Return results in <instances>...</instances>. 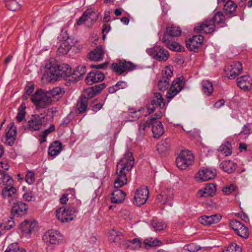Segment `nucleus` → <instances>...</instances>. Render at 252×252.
Here are the masks:
<instances>
[{"label":"nucleus","instance_id":"31","mask_svg":"<svg viewBox=\"0 0 252 252\" xmlns=\"http://www.w3.org/2000/svg\"><path fill=\"white\" fill-rule=\"evenodd\" d=\"M13 184V180L6 172L0 170V185L7 186Z\"/></svg>","mask_w":252,"mask_h":252},{"label":"nucleus","instance_id":"32","mask_svg":"<svg viewBox=\"0 0 252 252\" xmlns=\"http://www.w3.org/2000/svg\"><path fill=\"white\" fill-rule=\"evenodd\" d=\"M86 68L85 65L79 66L76 69L72 72L71 80L80 79L86 73Z\"/></svg>","mask_w":252,"mask_h":252},{"label":"nucleus","instance_id":"8","mask_svg":"<svg viewBox=\"0 0 252 252\" xmlns=\"http://www.w3.org/2000/svg\"><path fill=\"white\" fill-rule=\"evenodd\" d=\"M216 175L215 169L202 167L198 171L194 178L198 182L206 181L214 178Z\"/></svg>","mask_w":252,"mask_h":252},{"label":"nucleus","instance_id":"41","mask_svg":"<svg viewBox=\"0 0 252 252\" xmlns=\"http://www.w3.org/2000/svg\"><path fill=\"white\" fill-rule=\"evenodd\" d=\"M168 47V48L173 51L182 52L184 50V47L179 43L173 42H171L170 40L168 42H163Z\"/></svg>","mask_w":252,"mask_h":252},{"label":"nucleus","instance_id":"58","mask_svg":"<svg viewBox=\"0 0 252 252\" xmlns=\"http://www.w3.org/2000/svg\"><path fill=\"white\" fill-rule=\"evenodd\" d=\"M26 182L29 184H32L34 181V173L32 171H29L26 176Z\"/></svg>","mask_w":252,"mask_h":252},{"label":"nucleus","instance_id":"34","mask_svg":"<svg viewBox=\"0 0 252 252\" xmlns=\"http://www.w3.org/2000/svg\"><path fill=\"white\" fill-rule=\"evenodd\" d=\"M202 90L204 93L209 96L211 95L214 90L213 84L208 80L203 81L202 83Z\"/></svg>","mask_w":252,"mask_h":252},{"label":"nucleus","instance_id":"60","mask_svg":"<svg viewBox=\"0 0 252 252\" xmlns=\"http://www.w3.org/2000/svg\"><path fill=\"white\" fill-rule=\"evenodd\" d=\"M163 71L164 74L162 77H167L169 79H170L173 75V72L171 68L169 66H166Z\"/></svg>","mask_w":252,"mask_h":252},{"label":"nucleus","instance_id":"14","mask_svg":"<svg viewBox=\"0 0 252 252\" xmlns=\"http://www.w3.org/2000/svg\"><path fill=\"white\" fill-rule=\"evenodd\" d=\"M173 198V190L171 189H167L159 194L156 198L158 203L161 204H168L172 205L171 201Z\"/></svg>","mask_w":252,"mask_h":252},{"label":"nucleus","instance_id":"46","mask_svg":"<svg viewBox=\"0 0 252 252\" xmlns=\"http://www.w3.org/2000/svg\"><path fill=\"white\" fill-rule=\"evenodd\" d=\"M211 20L213 21V23H214L215 25L216 24H220L224 22V16L223 13L221 12L216 13Z\"/></svg>","mask_w":252,"mask_h":252},{"label":"nucleus","instance_id":"16","mask_svg":"<svg viewBox=\"0 0 252 252\" xmlns=\"http://www.w3.org/2000/svg\"><path fill=\"white\" fill-rule=\"evenodd\" d=\"M17 135L16 127L13 123H10L7 126L5 133V141L4 143L9 146L14 144Z\"/></svg>","mask_w":252,"mask_h":252},{"label":"nucleus","instance_id":"30","mask_svg":"<svg viewBox=\"0 0 252 252\" xmlns=\"http://www.w3.org/2000/svg\"><path fill=\"white\" fill-rule=\"evenodd\" d=\"M201 196L207 197L214 195L216 192V186L214 184H207L203 190H201Z\"/></svg>","mask_w":252,"mask_h":252},{"label":"nucleus","instance_id":"18","mask_svg":"<svg viewBox=\"0 0 252 252\" xmlns=\"http://www.w3.org/2000/svg\"><path fill=\"white\" fill-rule=\"evenodd\" d=\"M181 33L182 30L179 27L174 26L167 27L166 32L163 36L162 41L163 42H168L170 37H178L181 35Z\"/></svg>","mask_w":252,"mask_h":252},{"label":"nucleus","instance_id":"40","mask_svg":"<svg viewBox=\"0 0 252 252\" xmlns=\"http://www.w3.org/2000/svg\"><path fill=\"white\" fill-rule=\"evenodd\" d=\"M126 245L127 249L136 250L141 247V242L138 239L134 238L132 240H127L126 241Z\"/></svg>","mask_w":252,"mask_h":252},{"label":"nucleus","instance_id":"17","mask_svg":"<svg viewBox=\"0 0 252 252\" xmlns=\"http://www.w3.org/2000/svg\"><path fill=\"white\" fill-rule=\"evenodd\" d=\"M104 79V74L99 70L91 71L86 78L87 84L92 85L94 83L103 81Z\"/></svg>","mask_w":252,"mask_h":252},{"label":"nucleus","instance_id":"54","mask_svg":"<svg viewBox=\"0 0 252 252\" xmlns=\"http://www.w3.org/2000/svg\"><path fill=\"white\" fill-rule=\"evenodd\" d=\"M28 225H29V221L27 220L21 223L20 224L21 231L26 233H30L32 232V229L31 228H28Z\"/></svg>","mask_w":252,"mask_h":252},{"label":"nucleus","instance_id":"39","mask_svg":"<svg viewBox=\"0 0 252 252\" xmlns=\"http://www.w3.org/2000/svg\"><path fill=\"white\" fill-rule=\"evenodd\" d=\"M170 81V79H169L167 77H161L158 84V89L161 91L166 90L169 88Z\"/></svg>","mask_w":252,"mask_h":252},{"label":"nucleus","instance_id":"10","mask_svg":"<svg viewBox=\"0 0 252 252\" xmlns=\"http://www.w3.org/2000/svg\"><path fill=\"white\" fill-rule=\"evenodd\" d=\"M149 54L156 60L166 61L169 57L168 52L160 46H156L148 51Z\"/></svg>","mask_w":252,"mask_h":252},{"label":"nucleus","instance_id":"52","mask_svg":"<svg viewBox=\"0 0 252 252\" xmlns=\"http://www.w3.org/2000/svg\"><path fill=\"white\" fill-rule=\"evenodd\" d=\"M34 89V85L32 83H29L25 87V94L24 95V98L27 99L28 95L31 94Z\"/></svg>","mask_w":252,"mask_h":252},{"label":"nucleus","instance_id":"15","mask_svg":"<svg viewBox=\"0 0 252 252\" xmlns=\"http://www.w3.org/2000/svg\"><path fill=\"white\" fill-rule=\"evenodd\" d=\"M61 237L59 232L54 230L46 231L43 236V240L47 244L56 245L59 243Z\"/></svg>","mask_w":252,"mask_h":252},{"label":"nucleus","instance_id":"47","mask_svg":"<svg viewBox=\"0 0 252 252\" xmlns=\"http://www.w3.org/2000/svg\"><path fill=\"white\" fill-rule=\"evenodd\" d=\"M151 225L156 231H161L163 230L166 227V224L163 222L151 221Z\"/></svg>","mask_w":252,"mask_h":252},{"label":"nucleus","instance_id":"35","mask_svg":"<svg viewBox=\"0 0 252 252\" xmlns=\"http://www.w3.org/2000/svg\"><path fill=\"white\" fill-rule=\"evenodd\" d=\"M64 93V89L59 87H55L52 90L47 91L48 96H49V98L51 99H52V97L56 96H62Z\"/></svg>","mask_w":252,"mask_h":252},{"label":"nucleus","instance_id":"20","mask_svg":"<svg viewBox=\"0 0 252 252\" xmlns=\"http://www.w3.org/2000/svg\"><path fill=\"white\" fill-rule=\"evenodd\" d=\"M28 209V205L21 201L14 204L11 209V213L14 216H22L27 214Z\"/></svg>","mask_w":252,"mask_h":252},{"label":"nucleus","instance_id":"23","mask_svg":"<svg viewBox=\"0 0 252 252\" xmlns=\"http://www.w3.org/2000/svg\"><path fill=\"white\" fill-rule=\"evenodd\" d=\"M237 85L244 91H247L251 89L252 79L248 75H243L237 79Z\"/></svg>","mask_w":252,"mask_h":252},{"label":"nucleus","instance_id":"11","mask_svg":"<svg viewBox=\"0 0 252 252\" xmlns=\"http://www.w3.org/2000/svg\"><path fill=\"white\" fill-rule=\"evenodd\" d=\"M242 69L241 63L239 62H235L230 65L226 66L224 70L228 78L233 79L241 73Z\"/></svg>","mask_w":252,"mask_h":252},{"label":"nucleus","instance_id":"3","mask_svg":"<svg viewBox=\"0 0 252 252\" xmlns=\"http://www.w3.org/2000/svg\"><path fill=\"white\" fill-rule=\"evenodd\" d=\"M31 100L38 108H45L52 101V99L48 96L47 92L41 89L37 90L35 92L32 96Z\"/></svg>","mask_w":252,"mask_h":252},{"label":"nucleus","instance_id":"44","mask_svg":"<svg viewBox=\"0 0 252 252\" xmlns=\"http://www.w3.org/2000/svg\"><path fill=\"white\" fill-rule=\"evenodd\" d=\"M6 6L11 11H16L20 9V4L15 0H8L6 1Z\"/></svg>","mask_w":252,"mask_h":252},{"label":"nucleus","instance_id":"12","mask_svg":"<svg viewBox=\"0 0 252 252\" xmlns=\"http://www.w3.org/2000/svg\"><path fill=\"white\" fill-rule=\"evenodd\" d=\"M149 196L148 189L145 186L136 190L134 196V204L138 206L144 204Z\"/></svg>","mask_w":252,"mask_h":252},{"label":"nucleus","instance_id":"9","mask_svg":"<svg viewBox=\"0 0 252 252\" xmlns=\"http://www.w3.org/2000/svg\"><path fill=\"white\" fill-rule=\"evenodd\" d=\"M216 29V26L211 19H206L203 22L198 23L194 27V30L197 32H204L207 34L212 33Z\"/></svg>","mask_w":252,"mask_h":252},{"label":"nucleus","instance_id":"36","mask_svg":"<svg viewBox=\"0 0 252 252\" xmlns=\"http://www.w3.org/2000/svg\"><path fill=\"white\" fill-rule=\"evenodd\" d=\"M16 192V189L13 185H7L2 189L1 194L4 198L10 197Z\"/></svg>","mask_w":252,"mask_h":252},{"label":"nucleus","instance_id":"55","mask_svg":"<svg viewBox=\"0 0 252 252\" xmlns=\"http://www.w3.org/2000/svg\"><path fill=\"white\" fill-rule=\"evenodd\" d=\"M18 244L14 243L10 244L4 252H17L19 250Z\"/></svg>","mask_w":252,"mask_h":252},{"label":"nucleus","instance_id":"38","mask_svg":"<svg viewBox=\"0 0 252 252\" xmlns=\"http://www.w3.org/2000/svg\"><path fill=\"white\" fill-rule=\"evenodd\" d=\"M170 141L168 139L162 140L157 146V150L163 153L170 149Z\"/></svg>","mask_w":252,"mask_h":252},{"label":"nucleus","instance_id":"4","mask_svg":"<svg viewBox=\"0 0 252 252\" xmlns=\"http://www.w3.org/2000/svg\"><path fill=\"white\" fill-rule=\"evenodd\" d=\"M194 156L191 151L183 150L176 158L177 167L181 170H185L191 165L194 161Z\"/></svg>","mask_w":252,"mask_h":252},{"label":"nucleus","instance_id":"59","mask_svg":"<svg viewBox=\"0 0 252 252\" xmlns=\"http://www.w3.org/2000/svg\"><path fill=\"white\" fill-rule=\"evenodd\" d=\"M106 87V84L104 83H103L94 86L92 87L97 94L99 93Z\"/></svg>","mask_w":252,"mask_h":252},{"label":"nucleus","instance_id":"22","mask_svg":"<svg viewBox=\"0 0 252 252\" xmlns=\"http://www.w3.org/2000/svg\"><path fill=\"white\" fill-rule=\"evenodd\" d=\"M222 218V216L220 214H215L211 216H202L199 219L200 223L205 225H210L218 222Z\"/></svg>","mask_w":252,"mask_h":252},{"label":"nucleus","instance_id":"51","mask_svg":"<svg viewBox=\"0 0 252 252\" xmlns=\"http://www.w3.org/2000/svg\"><path fill=\"white\" fill-rule=\"evenodd\" d=\"M95 95H96V94L91 87L85 90L84 94L81 96L86 97L88 100V99L93 97Z\"/></svg>","mask_w":252,"mask_h":252},{"label":"nucleus","instance_id":"29","mask_svg":"<svg viewBox=\"0 0 252 252\" xmlns=\"http://www.w3.org/2000/svg\"><path fill=\"white\" fill-rule=\"evenodd\" d=\"M152 132L155 138H159L163 134L164 129L161 122H154L152 127Z\"/></svg>","mask_w":252,"mask_h":252},{"label":"nucleus","instance_id":"43","mask_svg":"<svg viewBox=\"0 0 252 252\" xmlns=\"http://www.w3.org/2000/svg\"><path fill=\"white\" fill-rule=\"evenodd\" d=\"M231 147V143L228 142H226L220 146V151H221L222 154H223L225 156H229L232 154V152L230 149Z\"/></svg>","mask_w":252,"mask_h":252},{"label":"nucleus","instance_id":"13","mask_svg":"<svg viewBox=\"0 0 252 252\" xmlns=\"http://www.w3.org/2000/svg\"><path fill=\"white\" fill-rule=\"evenodd\" d=\"M164 105L165 103L161 94L159 93H155L150 104L147 105V108L149 113L151 114L155 111L156 106L162 109L164 107Z\"/></svg>","mask_w":252,"mask_h":252},{"label":"nucleus","instance_id":"62","mask_svg":"<svg viewBox=\"0 0 252 252\" xmlns=\"http://www.w3.org/2000/svg\"><path fill=\"white\" fill-rule=\"evenodd\" d=\"M108 64V62H105L102 64H91L90 65V67L93 68H95V69H104L106 68L107 67V65Z\"/></svg>","mask_w":252,"mask_h":252},{"label":"nucleus","instance_id":"1","mask_svg":"<svg viewBox=\"0 0 252 252\" xmlns=\"http://www.w3.org/2000/svg\"><path fill=\"white\" fill-rule=\"evenodd\" d=\"M134 164L132 153L127 152L118 162L117 165L116 174L117 177L114 182V188H120L127 183V177L125 170H131Z\"/></svg>","mask_w":252,"mask_h":252},{"label":"nucleus","instance_id":"42","mask_svg":"<svg viewBox=\"0 0 252 252\" xmlns=\"http://www.w3.org/2000/svg\"><path fill=\"white\" fill-rule=\"evenodd\" d=\"M79 113H82L86 110L88 106V100L86 97L81 96L76 105Z\"/></svg>","mask_w":252,"mask_h":252},{"label":"nucleus","instance_id":"21","mask_svg":"<svg viewBox=\"0 0 252 252\" xmlns=\"http://www.w3.org/2000/svg\"><path fill=\"white\" fill-rule=\"evenodd\" d=\"M204 37L201 35H194L186 43L187 47L191 51H194L201 45Z\"/></svg>","mask_w":252,"mask_h":252},{"label":"nucleus","instance_id":"27","mask_svg":"<svg viewBox=\"0 0 252 252\" xmlns=\"http://www.w3.org/2000/svg\"><path fill=\"white\" fill-rule=\"evenodd\" d=\"M62 144L60 141H55L53 142L49 147V155L51 157L58 155L62 151Z\"/></svg>","mask_w":252,"mask_h":252},{"label":"nucleus","instance_id":"57","mask_svg":"<svg viewBox=\"0 0 252 252\" xmlns=\"http://www.w3.org/2000/svg\"><path fill=\"white\" fill-rule=\"evenodd\" d=\"M70 49V47L69 45H66V43H63L58 48V52L62 54H66Z\"/></svg>","mask_w":252,"mask_h":252},{"label":"nucleus","instance_id":"2","mask_svg":"<svg viewBox=\"0 0 252 252\" xmlns=\"http://www.w3.org/2000/svg\"><path fill=\"white\" fill-rule=\"evenodd\" d=\"M71 69L67 64L52 65L47 71L49 82H54L63 78L65 80H71Z\"/></svg>","mask_w":252,"mask_h":252},{"label":"nucleus","instance_id":"28","mask_svg":"<svg viewBox=\"0 0 252 252\" xmlns=\"http://www.w3.org/2000/svg\"><path fill=\"white\" fill-rule=\"evenodd\" d=\"M220 168L229 174L233 173L237 168V164L231 160L224 161L220 164Z\"/></svg>","mask_w":252,"mask_h":252},{"label":"nucleus","instance_id":"6","mask_svg":"<svg viewBox=\"0 0 252 252\" xmlns=\"http://www.w3.org/2000/svg\"><path fill=\"white\" fill-rule=\"evenodd\" d=\"M111 67L115 73L121 75L125 72L134 70L136 68V65L130 62L123 60L118 63H113Z\"/></svg>","mask_w":252,"mask_h":252},{"label":"nucleus","instance_id":"61","mask_svg":"<svg viewBox=\"0 0 252 252\" xmlns=\"http://www.w3.org/2000/svg\"><path fill=\"white\" fill-rule=\"evenodd\" d=\"M154 122L153 120H151V118H150L149 120L146 121V122H141L140 125L141 126H143L142 129L143 131H145V128L147 127H150L151 125L153 126Z\"/></svg>","mask_w":252,"mask_h":252},{"label":"nucleus","instance_id":"33","mask_svg":"<svg viewBox=\"0 0 252 252\" xmlns=\"http://www.w3.org/2000/svg\"><path fill=\"white\" fill-rule=\"evenodd\" d=\"M237 5L232 0H228L223 7L226 15L232 16L236 10Z\"/></svg>","mask_w":252,"mask_h":252},{"label":"nucleus","instance_id":"25","mask_svg":"<svg viewBox=\"0 0 252 252\" xmlns=\"http://www.w3.org/2000/svg\"><path fill=\"white\" fill-rule=\"evenodd\" d=\"M44 122V117L40 116H32L28 122L29 128L31 130H38Z\"/></svg>","mask_w":252,"mask_h":252},{"label":"nucleus","instance_id":"49","mask_svg":"<svg viewBox=\"0 0 252 252\" xmlns=\"http://www.w3.org/2000/svg\"><path fill=\"white\" fill-rule=\"evenodd\" d=\"M243 225L240 221L236 220H232L230 223V227L234 230L236 233L239 231V229H241Z\"/></svg>","mask_w":252,"mask_h":252},{"label":"nucleus","instance_id":"19","mask_svg":"<svg viewBox=\"0 0 252 252\" xmlns=\"http://www.w3.org/2000/svg\"><path fill=\"white\" fill-rule=\"evenodd\" d=\"M98 18V15L91 9L86 10L77 21L78 25H81L86 21L90 20L92 23L95 22Z\"/></svg>","mask_w":252,"mask_h":252},{"label":"nucleus","instance_id":"45","mask_svg":"<svg viewBox=\"0 0 252 252\" xmlns=\"http://www.w3.org/2000/svg\"><path fill=\"white\" fill-rule=\"evenodd\" d=\"M25 104L24 103H22L18 109V113L16 116V119L18 122L22 121L25 118Z\"/></svg>","mask_w":252,"mask_h":252},{"label":"nucleus","instance_id":"56","mask_svg":"<svg viewBox=\"0 0 252 252\" xmlns=\"http://www.w3.org/2000/svg\"><path fill=\"white\" fill-rule=\"evenodd\" d=\"M158 242V241L157 240L152 241L148 239H146L144 242V245L145 248L146 249H148L152 247L157 246Z\"/></svg>","mask_w":252,"mask_h":252},{"label":"nucleus","instance_id":"53","mask_svg":"<svg viewBox=\"0 0 252 252\" xmlns=\"http://www.w3.org/2000/svg\"><path fill=\"white\" fill-rule=\"evenodd\" d=\"M237 188L234 184H231L229 186H226L222 189L223 192L225 194H229L233 191H235Z\"/></svg>","mask_w":252,"mask_h":252},{"label":"nucleus","instance_id":"50","mask_svg":"<svg viewBox=\"0 0 252 252\" xmlns=\"http://www.w3.org/2000/svg\"><path fill=\"white\" fill-rule=\"evenodd\" d=\"M236 234L240 237L246 239L249 236L248 228L243 225L241 229H239V231L237 232Z\"/></svg>","mask_w":252,"mask_h":252},{"label":"nucleus","instance_id":"7","mask_svg":"<svg viewBox=\"0 0 252 252\" xmlns=\"http://www.w3.org/2000/svg\"><path fill=\"white\" fill-rule=\"evenodd\" d=\"M185 81L183 77L176 78L172 82L170 90L167 92V98L171 99L179 93L184 87Z\"/></svg>","mask_w":252,"mask_h":252},{"label":"nucleus","instance_id":"64","mask_svg":"<svg viewBox=\"0 0 252 252\" xmlns=\"http://www.w3.org/2000/svg\"><path fill=\"white\" fill-rule=\"evenodd\" d=\"M133 119V121L138 120L140 117V111L131 112L130 115Z\"/></svg>","mask_w":252,"mask_h":252},{"label":"nucleus","instance_id":"63","mask_svg":"<svg viewBox=\"0 0 252 252\" xmlns=\"http://www.w3.org/2000/svg\"><path fill=\"white\" fill-rule=\"evenodd\" d=\"M188 250L189 251L191 252H195L198 251L200 248L197 247L194 244H191L187 246Z\"/></svg>","mask_w":252,"mask_h":252},{"label":"nucleus","instance_id":"26","mask_svg":"<svg viewBox=\"0 0 252 252\" xmlns=\"http://www.w3.org/2000/svg\"><path fill=\"white\" fill-rule=\"evenodd\" d=\"M115 189L111 193V201L112 203H121L124 201L126 193L119 188Z\"/></svg>","mask_w":252,"mask_h":252},{"label":"nucleus","instance_id":"24","mask_svg":"<svg viewBox=\"0 0 252 252\" xmlns=\"http://www.w3.org/2000/svg\"><path fill=\"white\" fill-rule=\"evenodd\" d=\"M104 56V50L102 46H97L88 55V58L92 61L98 62L102 60Z\"/></svg>","mask_w":252,"mask_h":252},{"label":"nucleus","instance_id":"37","mask_svg":"<svg viewBox=\"0 0 252 252\" xmlns=\"http://www.w3.org/2000/svg\"><path fill=\"white\" fill-rule=\"evenodd\" d=\"M111 238L110 240L113 242L118 244H124L123 241H121L123 238L122 234L120 232H117L115 230H112L110 233Z\"/></svg>","mask_w":252,"mask_h":252},{"label":"nucleus","instance_id":"48","mask_svg":"<svg viewBox=\"0 0 252 252\" xmlns=\"http://www.w3.org/2000/svg\"><path fill=\"white\" fill-rule=\"evenodd\" d=\"M222 252H242L241 248L236 243H232L228 246L227 249Z\"/></svg>","mask_w":252,"mask_h":252},{"label":"nucleus","instance_id":"5","mask_svg":"<svg viewBox=\"0 0 252 252\" xmlns=\"http://www.w3.org/2000/svg\"><path fill=\"white\" fill-rule=\"evenodd\" d=\"M57 219L62 222H67L73 220L77 212L73 206H63L56 211Z\"/></svg>","mask_w":252,"mask_h":252}]
</instances>
